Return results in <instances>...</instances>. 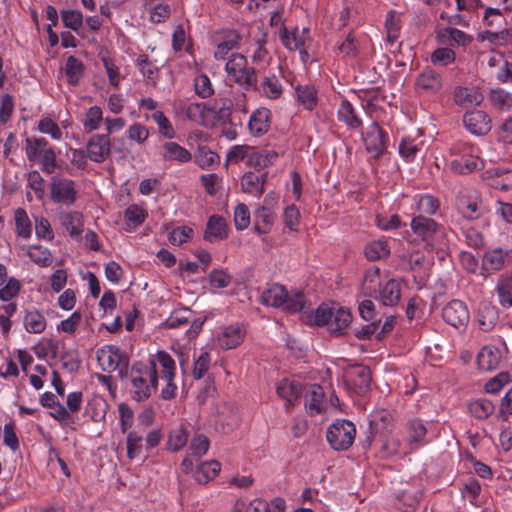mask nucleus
<instances>
[{
  "mask_svg": "<svg viewBox=\"0 0 512 512\" xmlns=\"http://www.w3.org/2000/svg\"><path fill=\"white\" fill-rule=\"evenodd\" d=\"M193 229L188 226H178L173 228L168 234V240L172 245H182L193 236Z\"/></svg>",
  "mask_w": 512,
  "mask_h": 512,
  "instance_id": "0e129e2a",
  "label": "nucleus"
},
{
  "mask_svg": "<svg viewBox=\"0 0 512 512\" xmlns=\"http://www.w3.org/2000/svg\"><path fill=\"white\" fill-rule=\"evenodd\" d=\"M458 211L468 219H477L485 212L479 192L472 187L462 188L456 197Z\"/></svg>",
  "mask_w": 512,
  "mask_h": 512,
  "instance_id": "0eeeda50",
  "label": "nucleus"
},
{
  "mask_svg": "<svg viewBox=\"0 0 512 512\" xmlns=\"http://www.w3.org/2000/svg\"><path fill=\"white\" fill-rule=\"evenodd\" d=\"M188 437L189 433L186 427L176 426L169 433L167 448L172 452L181 450L187 444Z\"/></svg>",
  "mask_w": 512,
  "mask_h": 512,
  "instance_id": "49530a36",
  "label": "nucleus"
},
{
  "mask_svg": "<svg viewBox=\"0 0 512 512\" xmlns=\"http://www.w3.org/2000/svg\"><path fill=\"white\" fill-rule=\"evenodd\" d=\"M162 158L165 161L187 163L192 159V154L178 143L169 141L162 145Z\"/></svg>",
  "mask_w": 512,
  "mask_h": 512,
  "instance_id": "2f4dec72",
  "label": "nucleus"
},
{
  "mask_svg": "<svg viewBox=\"0 0 512 512\" xmlns=\"http://www.w3.org/2000/svg\"><path fill=\"white\" fill-rule=\"evenodd\" d=\"M240 36L236 31L229 32L225 39L219 43L214 52V56L218 60H224L228 57L231 50L238 48Z\"/></svg>",
  "mask_w": 512,
  "mask_h": 512,
  "instance_id": "de8ad7c7",
  "label": "nucleus"
},
{
  "mask_svg": "<svg viewBox=\"0 0 512 512\" xmlns=\"http://www.w3.org/2000/svg\"><path fill=\"white\" fill-rule=\"evenodd\" d=\"M14 219L17 235L25 239L30 238L32 227L27 212L22 208L16 209L14 212Z\"/></svg>",
  "mask_w": 512,
  "mask_h": 512,
  "instance_id": "3c124183",
  "label": "nucleus"
},
{
  "mask_svg": "<svg viewBox=\"0 0 512 512\" xmlns=\"http://www.w3.org/2000/svg\"><path fill=\"white\" fill-rule=\"evenodd\" d=\"M61 225L66 229L72 238H79L83 233V215L77 211H66L59 214Z\"/></svg>",
  "mask_w": 512,
  "mask_h": 512,
  "instance_id": "4be33fe9",
  "label": "nucleus"
},
{
  "mask_svg": "<svg viewBox=\"0 0 512 512\" xmlns=\"http://www.w3.org/2000/svg\"><path fill=\"white\" fill-rule=\"evenodd\" d=\"M23 325L28 333L40 334L46 329L47 321L39 310L33 308L25 312Z\"/></svg>",
  "mask_w": 512,
  "mask_h": 512,
  "instance_id": "72a5a7b5",
  "label": "nucleus"
},
{
  "mask_svg": "<svg viewBox=\"0 0 512 512\" xmlns=\"http://www.w3.org/2000/svg\"><path fill=\"white\" fill-rule=\"evenodd\" d=\"M195 93L201 98H208L214 93V89L209 77L205 74H200L194 79Z\"/></svg>",
  "mask_w": 512,
  "mask_h": 512,
  "instance_id": "774afa93",
  "label": "nucleus"
},
{
  "mask_svg": "<svg viewBox=\"0 0 512 512\" xmlns=\"http://www.w3.org/2000/svg\"><path fill=\"white\" fill-rule=\"evenodd\" d=\"M25 152L30 161H36L41 165L42 171L47 174L54 173L57 166L56 154L45 138H27Z\"/></svg>",
  "mask_w": 512,
  "mask_h": 512,
  "instance_id": "39448f33",
  "label": "nucleus"
},
{
  "mask_svg": "<svg viewBox=\"0 0 512 512\" xmlns=\"http://www.w3.org/2000/svg\"><path fill=\"white\" fill-rule=\"evenodd\" d=\"M366 150L375 158H379L386 150L387 136L376 122H372L363 134Z\"/></svg>",
  "mask_w": 512,
  "mask_h": 512,
  "instance_id": "4468645a",
  "label": "nucleus"
},
{
  "mask_svg": "<svg viewBox=\"0 0 512 512\" xmlns=\"http://www.w3.org/2000/svg\"><path fill=\"white\" fill-rule=\"evenodd\" d=\"M378 299L384 306L397 305L401 298V284L395 279L388 280L381 285L377 294L373 296Z\"/></svg>",
  "mask_w": 512,
  "mask_h": 512,
  "instance_id": "aec40b11",
  "label": "nucleus"
},
{
  "mask_svg": "<svg viewBox=\"0 0 512 512\" xmlns=\"http://www.w3.org/2000/svg\"><path fill=\"white\" fill-rule=\"evenodd\" d=\"M240 415L237 408L222 404L217 408L215 429L223 434H230L239 427Z\"/></svg>",
  "mask_w": 512,
  "mask_h": 512,
  "instance_id": "2eb2a0df",
  "label": "nucleus"
},
{
  "mask_svg": "<svg viewBox=\"0 0 512 512\" xmlns=\"http://www.w3.org/2000/svg\"><path fill=\"white\" fill-rule=\"evenodd\" d=\"M98 358L103 361L104 370L118 371L122 379H124L125 372L130 370L127 355L115 346H107L102 349Z\"/></svg>",
  "mask_w": 512,
  "mask_h": 512,
  "instance_id": "9b49d317",
  "label": "nucleus"
},
{
  "mask_svg": "<svg viewBox=\"0 0 512 512\" xmlns=\"http://www.w3.org/2000/svg\"><path fill=\"white\" fill-rule=\"evenodd\" d=\"M142 441L143 436L136 432L130 431L127 435L126 445H127V456L129 459L133 460L140 456L142 452Z\"/></svg>",
  "mask_w": 512,
  "mask_h": 512,
  "instance_id": "680f3d73",
  "label": "nucleus"
},
{
  "mask_svg": "<svg viewBox=\"0 0 512 512\" xmlns=\"http://www.w3.org/2000/svg\"><path fill=\"white\" fill-rule=\"evenodd\" d=\"M85 66L84 63L71 55L67 58L64 73L67 82L72 86H77L84 76Z\"/></svg>",
  "mask_w": 512,
  "mask_h": 512,
  "instance_id": "f704fd0d",
  "label": "nucleus"
},
{
  "mask_svg": "<svg viewBox=\"0 0 512 512\" xmlns=\"http://www.w3.org/2000/svg\"><path fill=\"white\" fill-rule=\"evenodd\" d=\"M277 394L280 398L286 401V407L294 405L300 396L299 384L283 379L277 385Z\"/></svg>",
  "mask_w": 512,
  "mask_h": 512,
  "instance_id": "58836bf2",
  "label": "nucleus"
},
{
  "mask_svg": "<svg viewBox=\"0 0 512 512\" xmlns=\"http://www.w3.org/2000/svg\"><path fill=\"white\" fill-rule=\"evenodd\" d=\"M156 358L162 367V374L165 381L174 379L176 368L174 359L165 351H158Z\"/></svg>",
  "mask_w": 512,
  "mask_h": 512,
  "instance_id": "052dcab7",
  "label": "nucleus"
},
{
  "mask_svg": "<svg viewBox=\"0 0 512 512\" xmlns=\"http://www.w3.org/2000/svg\"><path fill=\"white\" fill-rule=\"evenodd\" d=\"M483 99V95L474 87L457 86L453 91L455 104L462 108L480 105Z\"/></svg>",
  "mask_w": 512,
  "mask_h": 512,
  "instance_id": "6ab92c4d",
  "label": "nucleus"
},
{
  "mask_svg": "<svg viewBox=\"0 0 512 512\" xmlns=\"http://www.w3.org/2000/svg\"><path fill=\"white\" fill-rule=\"evenodd\" d=\"M307 33V29H303L300 34L298 28H295L293 31H288L286 27H282L280 32V40L287 49L291 51L299 50L302 52V48L305 43V36Z\"/></svg>",
  "mask_w": 512,
  "mask_h": 512,
  "instance_id": "473e14b6",
  "label": "nucleus"
},
{
  "mask_svg": "<svg viewBox=\"0 0 512 512\" xmlns=\"http://www.w3.org/2000/svg\"><path fill=\"white\" fill-rule=\"evenodd\" d=\"M110 138L108 134H95L87 143V153L91 161L101 163L110 155Z\"/></svg>",
  "mask_w": 512,
  "mask_h": 512,
  "instance_id": "f3484780",
  "label": "nucleus"
},
{
  "mask_svg": "<svg viewBox=\"0 0 512 512\" xmlns=\"http://www.w3.org/2000/svg\"><path fill=\"white\" fill-rule=\"evenodd\" d=\"M338 120L345 123V125L352 130H357L362 126V120L356 112L353 105L347 101L342 100L337 110Z\"/></svg>",
  "mask_w": 512,
  "mask_h": 512,
  "instance_id": "c756f323",
  "label": "nucleus"
},
{
  "mask_svg": "<svg viewBox=\"0 0 512 512\" xmlns=\"http://www.w3.org/2000/svg\"><path fill=\"white\" fill-rule=\"evenodd\" d=\"M352 321V315L350 311L346 308L339 306L338 304L335 307V313H333V317L331 319V323L328 328L332 333L341 334L342 331L348 327V325Z\"/></svg>",
  "mask_w": 512,
  "mask_h": 512,
  "instance_id": "37998d69",
  "label": "nucleus"
},
{
  "mask_svg": "<svg viewBox=\"0 0 512 512\" xmlns=\"http://www.w3.org/2000/svg\"><path fill=\"white\" fill-rule=\"evenodd\" d=\"M274 221L273 213L270 209L262 206L254 212V230L258 234H266L270 231Z\"/></svg>",
  "mask_w": 512,
  "mask_h": 512,
  "instance_id": "79ce46f5",
  "label": "nucleus"
},
{
  "mask_svg": "<svg viewBox=\"0 0 512 512\" xmlns=\"http://www.w3.org/2000/svg\"><path fill=\"white\" fill-rule=\"evenodd\" d=\"M364 252L368 260L376 261L388 257L390 254V247L387 240L379 239L367 244Z\"/></svg>",
  "mask_w": 512,
  "mask_h": 512,
  "instance_id": "a18cd8bd",
  "label": "nucleus"
},
{
  "mask_svg": "<svg viewBox=\"0 0 512 512\" xmlns=\"http://www.w3.org/2000/svg\"><path fill=\"white\" fill-rule=\"evenodd\" d=\"M501 352L493 346L483 347L477 355V365L480 370L492 371L499 366Z\"/></svg>",
  "mask_w": 512,
  "mask_h": 512,
  "instance_id": "bb28decb",
  "label": "nucleus"
},
{
  "mask_svg": "<svg viewBox=\"0 0 512 512\" xmlns=\"http://www.w3.org/2000/svg\"><path fill=\"white\" fill-rule=\"evenodd\" d=\"M297 99L306 109L312 110L317 103V95L314 87L309 85L298 86Z\"/></svg>",
  "mask_w": 512,
  "mask_h": 512,
  "instance_id": "864d4df0",
  "label": "nucleus"
},
{
  "mask_svg": "<svg viewBox=\"0 0 512 512\" xmlns=\"http://www.w3.org/2000/svg\"><path fill=\"white\" fill-rule=\"evenodd\" d=\"M262 304L279 308L289 313H298L306 308V299L304 294L299 291H293L290 294L279 284L268 286L261 294Z\"/></svg>",
  "mask_w": 512,
  "mask_h": 512,
  "instance_id": "7ed1b4c3",
  "label": "nucleus"
},
{
  "mask_svg": "<svg viewBox=\"0 0 512 512\" xmlns=\"http://www.w3.org/2000/svg\"><path fill=\"white\" fill-rule=\"evenodd\" d=\"M356 429L348 420H338L331 424L327 431V441L334 450H347L354 442Z\"/></svg>",
  "mask_w": 512,
  "mask_h": 512,
  "instance_id": "423d86ee",
  "label": "nucleus"
},
{
  "mask_svg": "<svg viewBox=\"0 0 512 512\" xmlns=\"http://www.w3.org/2000/svg\"><path fill=\"white\" fill-rule=\"evenodd\" d=\"M61 17L64 25L75 32H78L82 27L83 15L78 10H63Z\"/></svg>",
  "mask_w": 512,
  "mask_h": 512,
  "instance_id": "338daca9",
  "label": "nucleus"
},
{
  "mask_svg": "<svg viewBox=\"0 0 512 512\" xmlns=\"http://www.w3.org/2000/svg\"><path fill=\"white\" fill-rule=\"evenodd\" d=\"M437 39L441 44H446L449 41L454 42L458 46H468L473 37L464 31L453 27H445L437 31Z\"/></svg>",
  "mask_w": 512,
  "mask_h": 512,
  "instance_id": "c85d7f7f",
  "label": "nucleus"
},
{
  "mask_svg": "<svg viewBox=\"0 0 512 512\" xmlns=\"http://www.w3.org/2000/svg\"><path fill=\"white\" fill-rule=\"evenodd\" d=\"M336 303L322 304L315 311V324L318 326H329L333 313H335Z\"/></svg>",
  "mask_w": 512,
  "mask_h": 512,
  "instance_id": "69168bd1",
  "label": "nucleus"
},
{
  "mask_svg": "<svg viewBox=\"0 0 512 512\" xmlns=\"http://www.w3.org/2000/svg\"><path fill=\"white\" fill-rule=\"evenodd\" d=\"M507 257V251L501 248L490 250L483 256L482 267L486 271H498L504 267Z\"/></svg>",
  "mask_w": 512,
  "mask_h": 512,
  "instance_id": "e433bc0d",
  "label": "nucleus"
},
{
  "mask_svg": "<svg viewBox=\"0 0 512 512\" xmlns=\"http://www.w3.org/2000/svg\"><path fill=\"white\" fill-rule=\"evenodd\" d=\"M468 410L476 419L485 420L494 413L495 406L492 401L486 398H479L468 404Z\"/></svg>",
  "mask_w": 512,
  "mask_h": 512,
  "instance_id": "a19ab883",
  "label": "nucleus"
},
{
  "mask_svg": "<svg viewBox=\"0 0 512 512\" xmlns=\"http://www.w3.org/2000/svg\"><path fill=\"white\" fill-rule=\"evenodd\" d=\"M267 179V173L256 174L247 172L241 180L242 190L255 196H261L264 192V185Z\"/></svg>",
  "mask_w": 512,
  "mask_h": 512,
  "instance_id": "cd10ccee",
  "label": "nucleus"
},
{
  "mask_svg": "<svg viewBox=\"0 0 512 512\" xmlns=\"http://www.w3.org/2000/svg\"><path fill=\"white\" fill-rule=\"evenodd\" d=\"M196 164L202 169H209L219 163V156L206 146H199L195 155Z\"/></svg>",
  "mask_w": 512,
  "mask_h": 512,
  "instance_id": "09e8293b",
  "label": "nucleus"
},
{
  "mask_svg": "<svg viewBox=\"0 0 512 512\" xmlns=\"http://www.w3.org/2000/svg\"><path fill=\"white\" fill-rule=\"evenodd\" d=\"M499 303L504 308L512 307V275L503 274L496 284Z\"/></svg>",
  "mask_w": 512,
  "mask_h": 512,
  "instance_id": "4c0bfd02",
  "label": "nucleus"
},
{
  "mask_svg": "<svg viewBox=\"0 0 512 512\" xmlns=\"http://www.w3.org/2000/svg\"><path fill=\"white\" fill-rule=\"evenodd\" d=\"M343 380L348 390L363 395L370 388L371 371L366 366L353 365L344 370Z\"/></svg>",
  "mask_w": 512,
  "mask_h": 512,
  "instance_id": "6e6552de",
  "label": "nucleus"
},
{
  "mask_svg": "<svg viewBox=\"0 0 512 512\" xmlns=\"http://www.w3.org/2000/svg\"><path fill=\"white\" fill-rule=\"evenodd\" d=\"M381 286L380 282V269L374 267L367 270L364 277L363 288L367 294L374 296L377 294L378 289Z\"/></svg>",
  "mask_w": 512,
  "mask_h": 512,
  "instance_id": "6e6d98bb",
  "label": "nucleus"
},
{
  "mask_svg": "<svg viewBox=\"0 0 512 512\" xmlns=\"http://www.w3.org/2000/svg\"><path fill=\"white\" fill-rule=\"evenodd\" d=\"M27 255L32 262L42 267L52 264V255L47 248L40 245H32L28 247Z\"/></svg>",
  "mask_w": 512,
  "mask_h": 512,
  "instance_id": "8fccbe9b",
  "label": "nucleus"
},
{
  "mask_svg": "<svg viewBox=\"0 0 512 512\" xmlns=\"http://www.w3.org/2000/svg\"><path fill=\"white\" fill-rule=\"evenodd\" d=\"M498 309L496 306L492 305L490 302H482L480 303L476 319L479 328L488 332L494 328V326L498 322Z\"/></svg>",
  "mask_w": 512,
  "mask_h": 512,
  "instance_id": "412c9836",
  "label": "nucleus"
},
{
  "mask_svg": "<svg viewBox=\"0 0 512 512\" xmlns=\"http://www.w3.org/2000/svg\"><path fill=\"white\" fill-rule=\"evenodd\" d=\"M232 103L229 99H223L215 102L211 106L203 103H190L186 106L184 112L186 117L205 127H213L219 121H225L230 116Z\"/></svg>",
  "mask_w": 512,
  "mask_h": 512,
  "instance_id": "f03ea898",
  "label": "nucleus"
},
{
  "mask_svg": "<svg viewBox=\"0 0 512 512\" xmlns=\"http://www.w3.org/2000/svg\"><path fill=\"white\" fill-rule=\"evenodd\" d=\"M191 311L186 308L178 309L173 311L170 316L162 323L163 327L174 329L183 325H187L189 322Z\"/></svg>",
  "mask_w": 512,
  "mask_h": 512,
  "instance_id": "13d9d810",
  "label": "nucleus"
},
{
  "mask_svg": "<svg viewBox=\"0 0 512 512\" xmlns=\"http://www.w3.org/2000/svg\"><path fill=\"white\" fill-rule=\"evenodd\" d=\"M244 330L239 325L224 327L218 335V344L222 349L236 348L244 339Z\"/></svg>",
  "mask_w": 512,
  "mask_h": 512,
  "instance_id": "5701e85b",
  "label": "nucleus"
},
{
  "mask_svg": "<svg viewBox=\"0 0 512 512\" xmlns=\"http://www.w3.org/2000/svg\"><path fill=\"white\" fill-rule=\"evenodd\" d=\"M136 67L142 76L153 85L159 78V68L155 62L151 61L146 54H140L136 59Z\"/></svg>",
  "mask_w": 512,
  "mask_h": 512,
  "instance_id": "ea45409f",
  "label": "nucleus"
},
{
  "mask_svg": "<svg viewBox=\"0 0 512 512\" xmlns=\"http://www.w3.org/2000/svg\"><path fill=\"white\" fill-rule=\"evenodd\" d=\"M75 183L71 179L53 177L50 182V198L55 203L71 206L77 199Z\"/></svg>",
  "mask_w": 512,
  "mask_h": 512,
  "instance_id": "9d476101",
  "label": "nucleus"
},
{
  "mask_svg": "<svg viewBox=\"0 0 512 512\" xmlns=\"http://www.w3.org/2000/svg\"><path fill=\"white\" fill-rule=\"evenodd\" d=\"M455 59V52L448 47L437 48L430 56V60L433 65L442 67L452 64Z\"/></svg>",
  "mask_w": 512,
  "mask_h": 512,
  "instance_id": "5fc2aeb1",
  "label": "nucleus"
},
{
  "mask_svg": "<svg viewBox=\"0 0 512 512\" xmlns=\"http://www.w3.org/2000/svg\"><path fill=\"white\" fill-rule=\"evenodd\" d=\"M490 185L495 189L507 191L512 188V171L495 170Z\"/></svg>",
  "mask_w": 512,
  "mask_h": 512,
  "instance_id": "e2e57ef3",
  "label": "nucleus"
},
{
  "mask_svg": "<svg viewBox=\"0 0 512 512\" xmlns=\"http://www.w3.org/2000/svg\"><path fill=\"white\" fill-rule=\"evenodd\" d=\"M146 218V213L143 208L136 204H132L126 208L124 212L125 223L129 228H135L141 225Z\"/></svg>",
  "mask_w": 512,
  "mask_h": 512,
  "instance_id": "603ef678",
  "label": "nucleus"
},
{
  "mask_svg": "<svg viewBox=\"0 0 512 512\" xmlns=\"http://www.w3.org/2000/svg\"><path fill=\"white\" fill-rule=\"evenodd\" d=\"M261 87L264 95L270 99H277L282 94V85L276 75L265 77Z\"/></svg>",
  "mask_w": 512,
  "mask_h": 512,
  "instance_id": "4d7b16f0",
  "label": "nucleus"
},
{
  "mask_svg": "<svg viewBox=\"0 0 512 512\" xmlns=\"http://www.w3.org/2000/svg\"><path fill=\"white\" fill-rule=\"evenodd\" d=\"M439 207V200L430 194L422 195L417 201V211L420 213L419 215H433L437 212Z\"/></svg>",
  "mask_w": 512,
  "mask_h": 512,
  "instance_id": "bf43d9fd",
  "label": "nucleus"
},
{
  "mask_svg": "<svg viewBox=\"0 0 512 512\" xmlns=\"http://www.w3.org/2000/svg\"><path fill=\"white\" fill-rule=\"evenodd\" d=\"M221 465L216 460L202 462L194 471V478L199 484H207L220 472Z\"/></svg>",
  "mask_w": 512,
  "mask_h": 512,
  "instance_id": "c9c22d12",
  "label": "nucleus"
},
{
  "mask_svg": "<svg viewBox=\"0 0 512 512\" xmlns=\"http://www.w3.org/2000/svg\"><path fill=\"white\" fill-rule=\"evenodd\" d=\"M464 127L473 135H486L491 130V118L481 110L468 111L463 116Z\"/></svg>",
  "mask_w": 512,
  "mask_h": 512,
  "instance_id": "dca6fc26",
  "label": "nucleus"
},
{
  "mask_svg": "<svg viewBox=\"0 0 512 512\" xmlns=\"http://www.w3.org/2000/svg\"><path fill=\"white\" fill-rule=\"evenodd\" d=\"M225 70L228 79L243 90H257L256 70L248 66L247 59L242 54L233 53L225 65Z\"/></svg>",
  "mask_w": 512,
  "mask_h": 512,
  "instance_id": "20e7f679",
  "label": "nucleus"
},
{
  "mask_svg": "<svg viewBox=\"0 0 512 512\" xmlns=\"http://www.w3.org/2000/svg\"><path fill=\"white\" fill-rule=\"evenodd\" d=\"M450 167L457 174H468L482 169L484 163L477 155L474 147L465 146L462 154L451 161Z\"/></svg>",
  "mask_w": 512,
  "mask_h": 512,
  "instance_id": "ddd939ff",
  "label": "nucleus"
},
{
  "mask_svg": "<svg viewBox=\"0 0 512 512\" xmlns=\"http://www.w3.org/2000/svg\"><path fill=\"white\" fill-rule=\"evenodd\" d=\"M443 85L439 73L426 69L416 79L415 87L418 93L433 95L438 93Z\"/></svg>",
  "mask_w": 512,
  "mask_h": 512,
  "instance_id": "a211bd4d",
  "label": "nucleus"
},
{
  "mask_svg": "<svg viewBox=\"0 0 512 512\" xmlns=\"http://www.w3.org/2000/svg\"><path fill=\"white\" fill-rule=\"evenodd\" d=\"M410 226L413 233L426 242L443 239L446 236L445 228L442 225L424 215L413 217Z\"/></svg>",
  "mask_w": 512,
  "mask_h": 512,
  "instance_id": "1a4fd4ad",
  "label": "nucleus"
},
{
  "mask_svg": "<svg viewBox=\"0 0 512 512\" xmlns=\"http://www.w3.org/2000/svg\"><path fill=\"white\" fill-rule=\"evenodd\" d=\"M277 158L278 153L274 150L256 149L252 147L247 164L259 170L273 164Z\"/></svg>",
  "mask_w": 512,
  "mask_h": 512,
  "instance_id": "7c9ffc66",
  "label": "nucleus"
},
{
  "mask_svg": "<svg viewBox=\"0 0 512 512\" xmlns=\"http://www.w3.org/2000/svg\"><path fill=\"white\" fill-rule=\"evenodd\" d=\"M443 320L456 329H465L469 322V310L461 300H452L442 309Z\"/></svg>",
  "mask_w": 512,
  "mask_h": 512,
  "instance_id": "f8f14e48",
  "label": "nucleus"
},
{
  "mask_svg": "<svg viewBox=\"0 0 512 512\" xmlns=\"http://www.w3.org/2000/svg\"><path fill=\"white\" fill-rule=\"evenodd\" d=\"M228 227L225 219L219 215H212L207 224L204 239L209 242L219 241L227 238Z\"/></svg>",
  "mask_w": 512,
  "mask_h": 512,
  "instance_id": "b1692460",
  "label": "nucleus"
},
{
  "mask_svg": "<svg viewBox=\"0 0 512 512\" xmlns=\"http://www.w3.org/2000/svg\"><path fill=\"white\" fill-rule=\"evenodd\" d=\"M124 378L129 379V393L131 398L137 402L146 401L157 389L158 371L156 363L150 361L148 364L135 363L129 371L125 372Z\"/></svg>",
  "mask_w": 512,
  "mask_h": 512,
  "instance_id": "f257e3e1",
  "label": "nucleus"
},
{
  "mask_svg": "<svg viewBox=\"0 0 512 512\" xmlns=\"http://www.w3.org/2000/svg\"><path fill=\"white\" fill-rule=\"evenodd\" d=\"M270 126V111L266 108L256 109L250 116L248 128L252 135L259 137L265 134Z\"/></svg>",
  "mask_w": 512,
  "mask_h": 512,
  "instance_id": "393cba45",
  "label": "nucleus"
},
{
  "mask_svg": "<svg viewBox=\"0 0 512 512\" xmlns=\"http://www.w3.org/2000/svg\"><path fill=\"white\" fill-rule=\"evenodd\" d=\"M423 141L410 136L402 138L399 143V153L408 162L413 161L418 152L421 151Z\"/></svg>",
  "mask_w": 512,
  "mask_h": 512,
  "instance_id": "c03bdc74",
  "label": "nucleus"
},
{
  "mask_svg": "<svg viewBox=\"0 0 512 512\" xmlns=\"http://www.w3.org/2000/svg\"><path fill=\"white\" fill-rule=\"evenodd\" d=\"M324 394L323 388L318 384L309 387L305 395V407L310 415L324 411Z\"/></svg>",
  "mask_w": 512,
  "mask_h": 512,
  "instance_id": "a878e982",
  "label": "nucleus"
}]
</instances>
